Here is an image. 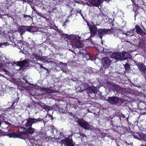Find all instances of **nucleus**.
Listing matches in <instances>:
<instances>
[{
    "instance_id": "nucleus-1",
    "label": "nucleus",
    "mask_w": 146,
    "mask_h": 146,
    "mask_svg": "<svg viewBox=\"0 0 146 146\" xmlns=\"http://www.w3.org/2000/svg\"><path fill=\"white\" fill-rule=\"evenodd\" d=\"M26 121L27 122L25 126L26 127H29L26 129V131H23L22 130H24L25 129L24 127H21L19 129L20 131L21 132V133H17L10 131L6 133L5 135H8L10 137H18L28 141H30L29 139L30 138V134L33 133L35 129L31 127L33 124L39 121H41V122L45 124L44 121L43 119L40 118L35 119L29 117L26 119Z\"/></svg>"
},
{
    "instance_id": "nucleus-2",
    "label": "nucleus",
    "mask_w": 146,
    "mask_h": 146,
    "mask_svg": "<svg viewBox=\"0 0 146 146\" xmlns=\"http://www.w3.org/2000/svg\"><path fill=\"white\" fill-rule=\"evenodd\" d=\"M4 59L3 60V62L4 64H3L1 63H0V70H3L5 68H6L5 66L4 65L5 64H8V66H12L14 65H16L20 66V67H27L28 65V62L25 61H22L20 62H16L14 61H10L9 60L7 59L5 57H3Z\"/></svg>"
},
{
    "instance_id": "nucleus-3",
    "label": "nucleus",
    "mask_w": 146,
    "mask_h": 146,
    "mask_svg": "<svg viewBox=\"0 0 146 146\" xmlns=\"http://www.w3.org/2000/svg\"><path fill=\"white\" fill-rule=\"evenodd\" d=\"M129 54L128 53L125 52H111L109 54L111 58L116 60H123L128 58Z\"/></svg>"
},
{
    "instance_id": "nucleus-4",
    "label": "nucleus",
    "mask_w": 146,
    "mask_h": 146,
    "mask_svg": "<svg viewBox=\"0 0 146 146\" xmlns=\"http://www.w3.org/2000/svg\"><path fill=\"white\" fill-rule=\"evenodd\" d=\"M72 38H74V40H73L72 42L74 45L77 48H81L83 46L82 42L79 40L81 38L80 37L77 35H72Z\"/></svg>"
},
{
    "instance_id": "nucleus-5",
    "label": "nucleus",
    "mask_w": 146,
    "mask_h": 146,
    "mask_svg": "<svg viewBox=\"0 0 146 146\" xmlns=\"http://www.w3.org/2000/svg\"><path fill=\"white\" fill-rule=\"evenodd\" d=\"M76 121L82 127L85 129H89L90 127V124L88 122L82 119L79 118L76 119Z\"/></svg>"
},
{
    "instance_id": "nucleus-6",
    "label": "nucleus",
    "mask_w": 146,
    "mask_h": 146,
    "mask_svg": "<svg viewBox=\"0 0 146 146\" xmlns=\"http://www.w3.org/2000/svg\"><path fill=\"white\" fill-rule=\"evenodd\" d=\"M132 136L135 139L140 140L141 139L139 137H140V138L142 139V140L146 141V134H145L142 133H134L132 135Z\"/></svg>"
},
{
    "instance_id": "nucleus-7",
    "label": "nucleus",
    "mask_w": 146,
    "mask_h": 146,
    "mask_svg": "<svg viewBox=\"0 0 146 146\" xmlns=\"http://www.w3.org/2000/svg\"><path fill=\"white\" fill-rule=\"evenodd\" d=\"M72 141V140L70 139V137L66 139H63L62 141V146H74Z\"/></svg>"
},
{
    "instance_id": "nucleus-8",
    "label": "nucleus",
    "mask_w": 146,
    "mask_h": 146,
    "mask_svg": "<svg viewBox=\"0 0 146 146\" xmlns=\"http://www.w3.org/2000/svg\"><path fill=\"white\" fill-rule=\"evenodd\" d=\"M112 60H110L108 57H106L104 58L102 60V64L103 67L105 68H107L110 66Z\"/></svg>"
},
{
    "instance_id": "nucleus-9",
    "label": "nucleus",
    "mask_w": 146,
    "mask_h": 146,
    "mask_svg": "<svg viewBox=\"0 0 146 146\" xmlns=\"http://www.w3.org/2000/svg\"><path fill=\"white\" fill-rule=\"evenodd\" d=\"M103 1L104 0H88L87 2L90 4L88 3L87 5H91L93 6L97 7L102 3Z\"/></svg>"
},
{
    "instance_id": "nucleus-10",
    "label": "nucleus",
    "mask_w": 146,
    "mask_h": 146,
    "mask_svg": "<svg viewBox=\"0 0 146 146\" xmlns=\"http://www.w3.org/2000/svg\"><path fill=\"white\" fill-rule=\"evenodd\" d=\"M87 25L90 29V31L92 33L95 34L97 32V28L95 26L93 25L92 24L90 25L87 23Z\"/></svg>"
},
{
    "instance_id": "nucleus-11",
    "label": "nucleus",
    "mask_w": 146,
    "mask_h": 146,
    "mask_svg": "<svg viewBox=\"0 0 146 146\" xmlns=\"http://www.w3.org/2000/svg\"><path fill=\"white\" fill-rule=\"evenodd\" d=\"M138 67L139 70L144 73L146 74V66L142 63H139Z\"/></svg>"
},
{
    "instance_id": "nucleus-12",
    "label": "nucleus",
    "mask_w": 146,
    "mask_h": 146,
    "mask_svg": "<svg viewBox=\"0 0 146 146\" xmlns=\"http://www.w3.org/2000/svg\"><path fill=\"white\" fill-rule=\"evenodd\" d=\"M108 101L111 104H115L118 103V99L115 97H111L109 98Z\"/></svg>"
},
{
    "instance_id": "nucleus-13",
    "label": "nucleus",
    "mask_w": 146,
    "mask_h": 146,
    "mask_svg": "<svg viewBox=\"0 0 146 146\" xmlns=\"http://www.w3.org/2000/svg\"><path fill=\"white\" fill-rule=\"evenodd\" d=\"M136 32L138 34L140 35L143 36L145 35V33L142 30L139 26H135Z\"/></svg>"
},
{
    "instance_id": "nucleus-14",
    "label": "nucleus",
    "mask_w": 146,
    "mask_h": 146,
    "mask_svg": "<svg viewBox=\"0 0 146 146\" xmlns=\"http://www.w3.org/2000/svg\"><path fill=\"white\" fill-rule=\"evenodd\" d=\"M108 31L107 29H100L98 31V32L100 38H101L104 35L106 34V33Z\"/></svg>"
},
{
    "instance_id": "nucleus-15",
    "label": "nucleus",
    "mask_w": 146,
    "mask_h": 146,
    "mask_svg": "<svg viewBox=\"0 0 146 146\" xmlns=\"http://www.w3.org/2000/svg\"><path fill=\"white\" fill-rule=\"evenodd\" d=\"M38 30V29L35 27L31 26L27 27V31L31 33L37 32Z\"/></svg>"
},
{
    "instance_id": "nucleus-16",
    "label": "nucleus",
    "mask_w": 146,
    "mask_h": 146,
    "mask_svg": "<svg viewBox=\"0 0 146 146\" xmlns=\"http://www.w3.org/2000/svg\"><path fill=\"white\" fill-rule=\"evenodd\" d=\"M23 45V42L22 41H19L17 43H15L14 46L22 50V47Z\"/></svg>"
},
{
    "instance_id": "nucleus-17",
    "label": "nucleus",
    "mask_w": 146,
    "mask_h": 146,
    "mask_svg": "<svg viewBox=\"0 0 146 146\" xmlns=\"http://www.w3.org/2000/svg\"><path fill=\"white\" fill-rule=\"evenodd\" d=\"M110 88H111L113 90H121V88L118 85L113 84H110Z\"/></svg>"
},
{
    "instance_id": "nucleus-18",
    "label": "nucleus",
    "mask_w": 146,
    "mask_h": 146,
    "mask_svg": "<svg viewBox=\"0 0 146 146\" xmlns=\"http://www.w3.org/2000/svg\"><path fill=\"white\" fill-rule=\"evenodd\" d=\"M59 66L60 68H61V69L64 72V69H66L67 68V64L66 63H64L62 62H60L59 64ZM67 72L66 71H65L64 72Z\"/></svg>"
},
{
    "instance_id": "nucleus-19",
    "label": "nucleus",
    "mask_w": 146,
    "mask_h": 146,
    "mask_svg": "<svg viewBox=\"0 0 146 146\" xmlns=\"http://www.w3.org/2000/svg\"><path fill=\"white\" fill-rule=\"evenodd\" d=\"M18 30L21 34H22L24 32L27 30V27L24 26H21L18 28Z\"/></svg>"
},
{
    "instance_id": "nucleus-20",
    "label": "nucleus",
    "mask_w": 146,
    "mask_h": 146,
    "mask_svg": "<svg viewBox=\"0 0 146 146\" xmlns=\"http://www.w3.org/2000/svg\"><path fill=\"white\" fill-rule=\"evenodd\" d=\"M77 136L78 137H81L82 140V137L83 138L84 137H86V135L82 132H80L77 133Z\"/></svg>"
},
{
    "instance_id": "nucleus-21",
    "label": "nucleus",
    "mask_w": 146,
    "mask_h": 146,
    "mask_svg": "<svg viewBox=\"0 0 146 146\" xmlns=\"http://www.w3.org/2000/svg\"><path fill=\"white\" fill-rule=\"evenodd\" d=\"M145 41L143 39H140L139 43V45L140 47L143 46L144 45Z\"/></svg>"
},
{
    "instance_id": "nucleus-22",
    "label": "nucleus",
    "mask_w": 146,
    "mask_h": 146,
    "mask_svg": "<svg viewBox=\"0 0 146 146\" xmlns=\"http://www.w3.org/2000/svg\"><path fill=\"white\" fill-rule=\"evenodd\" d=\"M32 104L33 105H34L35 107L36 108V107H38L39 108L40 107L41 104H40L38 103H36L35 102H34L33 101L32 102Z\"/></svg>"
},
{
    "instance_id": "nucleus-23",
    "label": "nucleus",
    "mask_w": 146,
    "mask_h": 146,
    "mask_svg": "<svg viewBox=\"0 0 146 146\" xmlns=\"http://www.w3.org/2000/svg\"><path fill=\"white\" fill-rule=\"evenodd\" d=\"M134 29L130 31H127V32H128V35L130 36H133V35L134 33Z\"/></svg>"
},
{
    "instance_id": "nucleus-24",
    "label": "nucleus",
    "mask_w": 146,
    "mask_h": 146,
    "mask_svg": "<svg viewBox=\"0 0 146 146\" xmlns=\"http://www.w3.org/2000/svg\"><path fill=\"white\" fill-rule=\"evenodd\" d=\"M15 102L14 101V102H13L12 105L11 106V107L10 108H7V110H6L7 111H9L10 109H13L14 108L15 106H14V104L15 103Z\"/></svg>"
},
{
    "instance_id": "nucleus-25",
    "label": "nucleus",
    "mask_w": 146,
    "mask_h": 146,
    "mask_svg": "<svg viewBox=\"0 0 146 146\" xmlns=\"http://www.w3.org/2000/svg\"><path fill=\"white\" fill-rule=\"evenodd\" d=\"M29 94V95H30L31 96H35V92H28Z\"/></svg>"
},
{
    "instance_id": "nucleus-26",
    "label": "nucleus",
    "mask_w": 146,
    "mask_h": 146,
    "mask_svg": "<svg viewBox=\"0 0 146 146\" xmlns=\"http://www.w3.org/2000/svg\"><path fill=\"white\" fill-rule=\"evenodd\" d=\"M125 70H127L129 69V66L128 64H126L124 65Z\"/></svg>"
},
{
    "instance_id": "nucleus-27",
    "label": "nucleus",
    "mask_w": 146,
    "mask_h": 146,
    "mask_svg": "<svg viewBox=\"0 0 146 146\" xmlns=\"http://www.w3.org/2000/svg\"><path fill=\"white\" fill-rule=\"evenodd\" d=\"M44 108L45 109V110L47 111H49L50 110H51V107L48 106H45Z\"/></svg>"
},
{
    "instance_id": "nucleus-28",
    "label": "nucleus",
    "mask_w": 146,
    "mask_h": 146,
    "mask_svg": "<svg viewBox=\"0 0 146 146\" xmlns=\"http://www.w3.org/2000/svg\"><path fill=\"white\" fill-rule=\"evenodd\" d=\"M7 42L3 43L1 44H0V46L1 47H4L6 45H7Z\"/></svg>"
},
{
    "instance_id": "nucleus-29",
    "label": "nucleus",
    "mask_w": 146,
    "mask_h": 146,
    "mask_svg": "<svg viewBox=\"0 0 146 146\" xmlns=\"http://www.w3.org/2000/svg\"><path fill=\"white\" fill-rule=\"evenodd\" d=\"M41 90L42 91H50V89L47 88H44L41 89Z\"/></svg>"
},
{
    "instance_id": "nucleus-30",
    "label": "nucleus",
    "mask_w": 146,
    "mask_h": 146,
    "mask_svg": "<svg viewBox=\"0 0 146 146\" xmlns=\"http://www.w3.org/2000/svg\"><path fill=\"white\" fill-rule=\"evenodd\" d=\"M96 93H95V92H87V94L89 95V96L90 97H91V96L90 95V94H94L95 95V94Z\"/></svg>"
},
{
    "instance_id": "nucleus-31",
    "label": "nucleus",
    "mask_w": 146,
    "mask_h": 146,
    "mask_svg": "<svg viewBox=\"0 0 146 146\" xmlns=\"http://www.w3.org/2000/svg\"><path fill=\"white\" fill-rule=\"evenodd\" d=\"M33 10L38 15V12L36 10L35 8L34 7H32Z\"/></svg>"
},
{
    "instance_id": "nucleus-32",
    "label": "nucleus",
    "mask_w": 146,
    "mask_h": 146,
    "mask_svg": "<svg viewBox=\"0 0 146 146\" xmlns=\"http://www.w3.org/2000/svg\"><path fill=\"white\" fill-rule=\"evenodd\" d=\"M23 16L25 18H28L30 17V16L29 15H23Z\"/></svg>"
},
{
    "instance_id": "nucleus-33",
    "label": "nucleus",
    "mask_w": 146,
    "mask_h": 146,
    "mask_svg": "<svg viewBox=\"0 0 146 146\" xmlns=\"http://www.w3.org/2000/svg\"><path fill=\"white\" fill-rule=\"evenodd\" d=\"M46 92V93L48 95H49L50 94H52V93L54 92Z\"/></svg>"
},
{
    "instance_id": "nucleus-34",
    "label": "nucleus",
    "mask_w": 146,
    "mask_h": 146,
    "mask_svg": "<svg viewBox=\"0 0 146 146\" xmlns=\"http://www.w3.org/2000/svg\"><path fill=\"white\" fill-rule=\"evenodd\" d=\"M33 146H40V145L38 144H36L34 143L33 145Z\"/></svg>"
},
{
    "instance_id": "nucleus-35",
    "label": "nucleus",
    "mask_w": 146,
    "mask_h": 146,
    "mask_svg": "<svg viewBox=\"0 0 146 146\" xmlns=\"http://www.w3.org/2000/svg\"><path fill=\"white\" fill-rule=\"evenodd\" d=\"M123 34L125 35L126 36H128V32H127V33H124L123 32H122Z\"/></svg>"
},
{
    "instance_id": "nucleus-36",
    "label": "nucleus",
    "mask_w": 146,
    "mask_h": 146,
    "mask_svg": "<svg viewBox=\"0 0 146 146\" xmlns=\"http://www.w3.org/2000/svg\"><path fill=\"white\" fill-rule=\"evenodd\" d=\"M45 106L44 105H42V104H40V107H41L42 108H44V107Z\"/></svg>"
},
{
    "instance_id": "nucleus-37",
    "label": "nucleus",
    "mask_w": 146,
    "mask_h": 146,
    "mask_svg": "<svg viewBox=\"0 0 146 146\" xmlns=\"http://www.w3.org/2000/svg\"><path fill=\"white\" fill-rule=\"evenodd\" d=\"M32 43L31 45L32 46H33L35 44V42L33 41H32Z\"/></svg>"
},
{
    "instance_id": "nucleus-38",
    "label": "nucleus",
    "mask_w": 146,
    "mask_h": 146,
    "mask_svg": "<svg viewBox=\"0 0 146 146\" xmlns=\"http://www.w3.org/2000/svg\"><path fill=\"white\" fill-rule=\"evenodd\" d=\"M104 1L107 3H108L110 1V0H104Z\"/></svg>"
},
{
    "instance_id": "nucleus-39",
    "label": "nucleus",
    "mask_w": 146,
    "mask_h": 146,
    "mask_svg": "<svg viewBox=\"0 0 146 146\" xmlns=\"http://www.w3.org/2000/svg\"><path fill=\"white\" fill-rule=\"evenodd\" d=\"M90 89H92L91 88H87V90H90Z\"/></svg>"
},
{
    "instance_id": "nucleus-40",
    "label": "nucleus",
    "mask_w": 146,
    "mask_h": 146,
    "mask_svg": "<svg viewBox=\"0 0 146 146\" xmlns=\"http://www.w3.org/2000/svg\"><path fill=\"white\" fill-rule=\"evenodd\" d=\"M4 121L6 124H8V123H9L7 121Z\"/></svg>"
},
{
    "instance_id": "nucleus-41",
    "label": "nucleus",
    "mask_w": 146,
    "mask_h": 146,
    "mask_svg": "<svg viewBox=\"0 0 146 146\" xmlns=\"http://www.w3.org/2000/svg\"><path fill=\"white\" fill-rule=\"evenodd\" d=\"M78 103L80 105L81 103V102L80 101L78 100Z\"/></svg>"
},
{
    "instance_id": "nucleus-42",
    "label": "nucleus",
    "mask_w": 146,
    "mask_h": 146,
    "mask_svg": "<svg viewBox=\"0 0 146 146\" xmlns=\"http://www.w3.org/2000/svg\"><path fill=\"white\" fill-rule=\"evenodd\" d=\"M41 67L42 68H44V69H46V68H45V67H44L42 66H41Z\"/></svg>"
},
{
    "instance_id": "nucleus-43",
    "label": "nucleus",
    "mask_w": 146,
    "mask_h": 146,
    "mask_svg": "<svg viewBox=\"0 0 146 146\" xmlns=\"http://www.w3.org/2000/svg\"><path fill=\"white\" fill-rule=\"evenodd\" d=\"M62 133H60V138H61L62 137H61V136L62 135Z\"/></svg>"
},
{
    "instance_id": "nucleus-44",
    "label": "nucleus",
    "mask_w": 146,
    "mask_h": 146,
    "mask_svg": "<svg viewBox=\"0 0 146 146\" xmlns=\"http://www.w3.org/2000/svg\"><path fill=\"white\" fill-rule=\"evenodd\" d=\"M66 37L67 38L69 36V35L68 34H66Z\"/></svg>"
},
{
    "instance_id": "nucleus-45",
    "label": "nucleus",
    "mask_w": 146,
    "mask_h": 146,
    "mask_svg": "<svg viewBox=\"0 0 146 146\" xmlns=\"http://www.w3.org/2000/svg\"><path fill=\"white\" fill-rule=\"evenodd\" d=\"M28 107L29 108H30L31 107V106L30 105H29Z\"/></svg>"
},
{
    "instance_id": "nucleus-46",
    "label": "nucleus",
    "mask_w": 146,
    "mask_h": 146,
    "mask_svg": "<svg viewBox=\"0 0 146 146\" xmlns=\"http://www.w3.org/2000/svg\"><path fill=\"white\" fill-rule=\"evenodd\" d=\"M109 118H110V117H106V119H109Z\"/></svg>"
},
{
    "instance_id": "nucleus-47",
    "label": "nucleus",
    "mask_w": 146,
    "mask_h": 146,
    "mask_svg": "<svg viewBox=\"0 0 146 146\" xmlns=\"http://www.w3.org/2000/svg\"><path fill=\"white\" fill-rule=\"evenodd\" d=\"M87 56H88L89 57H90L89 56V55H86V57H87Z\"/></svg>"
},
{
    "instance_id": "nucleus-48",
    "label": "nucleus",
    "mask_w": 146,
    "mask_h": 146,
    "mask_svg": "<svg viewBox=\"0 0 146 146\" xmlns=\"http://www.w3.org/2000/svg\"><path fill=\"white\" fill-rule=\"evenodd\" d=\"M141 146H146V144L144 145H142Z\"/></svg>"
},
{
    "instance_id": "nucleus-49",
    "label": "nucleus",
    "mask_w": 146,
    "mask_h": 146,
    "mask_svg": "<svg viewBox=\"0 0 146 146\" xmlns=\"http://www.w3.org/2000/svg\"><path fill=\"white\" fill-rule=\"evenodd\" d=\"M124 100H121V101L122 102H124Z\"/></svg>"
},
{
    "instance_id": "nucleus-50",
    "label": "nucleus",
    "mask_w": 146,
    "mask_h": 146,
    "mask_svg": "<svg viewBox=\"0 0 146 146\" xmlns=\"http://www.w3.org/2000/svg\"><path fill=\"white\" fill-rule=\"evenodd\" d=\"M95 137V136H93V137H92V138H94Z\"/></svg>"
},
{
    "instance_id": "nucleus-51",
    "label": "nucleus",
    "mask_w": 146,
    "mask_h": 146,
    "mask_svg": "<svg viewBox=\"0 0 146 146\" xmlns=\"http://www.w3.org/2000/svg\"><path fill=\"white\" fill-rule=\"evenodd\" d=\"M59 138H57V137H56V138H55V139H59Z\"/></svg>"
},
{
    "instance_id": "nucleus-52",
    "label": "nucleus",
    "mask_w": 146,
    "mask_h": 146,
    "mask_svg": "<svg viewBox=\"0 0 146 146\" xmlns=\"http://www.w3.org/2000/svg\"><path fill=\"white\" fill-rule=\"evenodd\" d=\"M95 90H94V91H95ZM90 91H93V90H92Z\"/></svg>"
},
{
    "instance_id": "nucleus-53",
    "label": "nucleus",
    "mask_w": 146,
    "mask_h": 146,
    "mask_svg": "<svg viewBox=\"0 0 146 146\" xmlns=\"http://www.w3.org/2000/svg\"><path fill=\"white\" fill-rule=\"evenodd\" d=\"M132 1L133 3H134V2L132 0Z\"/></svg>"
},
{
    "instance_id": "nucleus-54",
    "label": "nucleus",
    "mask_w": 146,
    "mask_h": 146,
    "mask_svg": "<svg viewBox=\"0 0 146 146\" xmlns=\"http://www.w3.org/2000/svg\"><path fill=\"white\" fill-rule=\"evenodd\" d=\"M40 59V58H38V59H37V60H39Z\"/></svg>"
},
{
    "instance_id": "nucleus-55",
    "label": "nucleus",
    "mask_w": 146,
    "mask_h": 146,
    "mask_svg": "<svg viewBox=\"0 0 146 146\" xmlns=\"http://www.w3.org/2000/svg\"><path fill=\"white\" fill-rule=\"evenodd\" d=\"M86 1H88V0H86Z\"/></svg>"
},
{
    "instance_id": "nucleus-56",
    "label": "nucleus",
    "mask_w": 146,
    "mask_h": 146,
    "mask_svg": "<svg viewBox=\"0 0 146 146\" xmlns=\"http://www.w3.org/2000/svg\"><path fill=\"white\" fill-rule=\"evenodd\" d=\"M126 42H128L127 41H126Z\"/></svg>"
},
{
    "instance_id": "nucleus-57",
    "label": "nucleus",
    "mask_w": 146,
    "mask_h": 146,
    "mask_svg": "<svg viewBox=\"0 0 146 146\" xmlns=\"http://www.w3.org/2000/svg\"><path fill=\"white\" fill-rule=\"evenodd\" d=\"M3 119L4 120L5 119Z\"/></svg>"
},
{
    "instance_id": "nucleus-58",
    "label": "nucleus",
    "mask_w": 146,
    "mask_h": 146,
    "mask_svg": "<svg viewBox=\"0 0 146 146\" xmlns=\"http://www.w3.org/2000/svg\"><path fill=\"white\" fill-rule=\"evenodd\" d=\"M3 119L4 120L5 119Z\"/></svg>"
}]
</instances>
